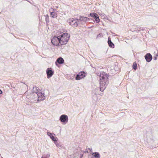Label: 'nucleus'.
<instances>
[{"label":"nucleus","mask_w":158,"mask_h":158,"mask_svg":"<svg viewBox=\"0 0 158 158\" xmlns=\"http://www.w3.org/2000/svg\"><path fill=\"white\" fill-rule=\"evenodd\" d=\"M144 57L146 61L148 62L151 61L152 58V55L150 53H147L145 56Z\"/></svg>","instance_id":"obj_9"},{"label":"nucleus","mask_w":158,"mask_h":158,"mask_svg":"<svg viewBox=\"0 0 158 158\" xmlns=\"http://www.w3.org/2000/svg\"><path fill=\"white\" fill-rule=\"evenodd\" d=\"M80 18L79 19H78V21L80 20L81 21L86 22V21L90 19L89 18L87 17L81 16H80Z\"/></svg>","instance_id":"obj_12"},{"label":"nucleus","mask_w":158,"mask_h":158,"mask_svg":"<svg viewBox=\"0 0 158 158\" xmlns=\"http://www.w3.org/2000/svg\"><path fill=\"white\" fill-rule=\"evenodd\" d=\"M59 120L64 124H65L68 122V116L65 114H62L60 116Z\"/></svg>","instance_id":"obj_6"},{"label":"nucleus","mask_w":158,"mask_h":158,"mask_svg":"<svg viewBox=\"0 0 158 158\" xmlns=\"http://www.w3.org/2000/svg\"><path fill=\"white\" fill-rule=\"evenodd\" d=\"M47 77L48 78H50L53 74L54 72L51 68H48L46 71Z\"/></svg>","instance_id":"obj_7"},{"label":"nucleus","mask_w":158,"mask_h":158,"mask_svg":"<svg viewBox=\"0 0 158 158\" xmlns=\"http://www.w3.org/2000/svg\"><path fill=\"white\" fill-rule=\"evenodd\" d=\"M70 37V35L67 33H61L58 36H54L51 40L52 44L55 46H60L66 44Z\"/></svg>","instance_id":"obj_1"},{"label":"nucleus","mask_w":158,"mask_h":158,"mask_svg":"<svg viewBox=\"0 0 158 158\" xmlns=\"http://www.w3.org/2000/svg\"><path fill=\"white\" fill-rule=\"evenodd\" d=\"M46 17H47L48 18V15H46Z\"/></svg>","instance_id":"obj_30"},{"label":"nucleus","mask_w":158,"mask_h":158,"mask_svg":"<svg viewBox=\"0 0 158 158\" xmlns=\"http://www.w3.org/2000/svg\"><path fill=\"white\" fill-rule=\"evenodd\" d=\"M64 62V61L63 59L61 57H60L58 58L56 60L55 64L56 66H58L59 64H63Z\"/></svg>","instance_id":"obj_10"},{"label":"nucleus","mask_w":158,"mask_h":158,"mask_svg":"<svg viewBox=\"0 0 158 158\" xmlns=\"http://www.w3.org/2000/svg\"><path fill=\"white\" fill-rule=\"evenodd\" d=\"M2 91L0 89V94H2Z\"/></svg>","instance_id":"obj_26"},{"label":"nucleus","mask_w":158,"mask_h":158,"mask_svg":"<svg viewBox=\"0 0 158 158\" xmlns=\"http://www.w3.org/2000/svg\"><path fill=\"white\" fill-rule=\"evenodd\" d=\"M82 156H83V155H82L81 156V158H82Z\"/></svg>","instance_id":"obj_32"},{"label":"nucleus","mask_w":158,"mask_h":158,"mask_svg":"<svg viewBox=\"0 0 158 158\" xmlns=\"http://www.w3.org/2000/svg\"><path fill=\"white\" fill-rule=\"evenodd\" d=\"M90 19L89 20V21H91V20H92V19Z\"/></svg>","instance_id":"obj_31"},{"label":"nucleus","mask_w":158,"mask_h":158,"mask_svg":"<svg viewBox=\"0 0 158 158\" xmlns=\"http://www.w3.org/2000/svg\"><path fill=\"white\" fill-rule=\"evenodd\" d=\"M45 20H46V22L48 20V21H49V18L48 19V18L47 17H46V18H45Z\"/></svg>","instance_id":"obj_24"},{"label":"nucleus","mask_w":158,"mask_h":158,"mask_svg":"<svg viewBox=\"0 0 158 158\" xmlns=\"http://www.w3.org/2000/svg\"><path fill=\"white\" fill-rule=\"evenodd\" d=\"M138 31H140V30H138Z\"/></svg>","instance_id":"obj_33"},{"label":"nucleus","mask_w":158,"mask_h":158,"mask_svg":"<svg viewBox=\"0 0 158 158\" xmlns=\"http://www.w3.org/2000/svg\"><path fill=\"white\" fill-rule=\"evenodd\" d=\"M70 25L74 27H76L78 26L79 23L78 20L77 19H70L69 20Z\"/></svg>","instance_id":"obj_5"},{"label":"nucleus","mask_w":158,"mask_h":158,"mask_svg":"<svg viewBox=\"0 0 158 158\" xmlns=\"http://www.w3.org/2000/svg\"><path fill=\"white\" fill-rule=\"evenodd\" d=\"M138 31L137 29L135 28V30L134 31Z\"/></svg>","instance_id":"obj_27"},{"label":"nucleus","mask_w":158,"mask_h":158,"mask_svg":"<svg viewBox=\"0 0 158 158\" xmlns=\"http://www.w3.org/2000/svg\"><path fill=\"white\" fill-rule=\"evenodd\" d=\"M108 43L109 46L111 48H114V44L112 43L111 41V38L110 37H109L108 39Z\"/></svg>","instance_id":"obj_11"},{"label":"nucleus","mask_w":158,"mask_h":158,"mask_svg":"<svg viewBox=\"0 0 158 158\" xmlns=\"http://www.w3.org/2000/svg\"><path fill=\"white\" fill-rule=\"evenodd\" d=\"M49 11L50 12V14L53 18H55L57 17V15L55 12L56 11V9L51 8L49 9Z\"/></svg>","instance_id":"obj_8"},{"label":"nucleus","mask_w":158,"mask_h":158,"mask_svg":"<svg viewBox=\"0 0 158 158\" xmlns=\"http://www.w3.org/2000/svg\"><path fill=\"white\" fill-rule=\"evenodd\" d=\"M109 75L104 72L100 73L99 75L100 89L101 91L103 92L106 88L108 84Z\"/></svg>","instance_id":"obj_2"},{"label":"nucleus","mask_w":158,"mask_h":158,"mask_svg":"<svg viewBox=\"0 0 158 158\" xmlns=\"http://www.w3.org/2000/svg\"><path fill=\"white\" fill-rule=\"evenodd\" d=\"M133 69L135 70L137 69V64L135 63H134L133 65Z\"/></svg>","instance_id":"obj_19"},{"label":"nucleus","mask_w":158,"mask_h":158,"mask_svg":"<svg viewBox=\"0 0 158 158\" xmlns=\"http://www.w3.org/2000/svg\"><path fill=\"white\" fill-rule=\"evenodd\" d=\"M155 54L156 55V56H158V52H157V53Z\"/></svg>","instance_id":"obj_29"},{"label":"nucleus","mask_w":158,"mask_h":158,"mask_svg":"<svg viewBox=\"0 0 158 158\" xmlns=\"http://www.w3.org/2000/svg\"><path fill=\"white\" fill-rule=\"evenodd\" d=\"M35 93H31L27 95L26 97V98L28 99L29 102L33 103L37 101V100L35 99L36 97L35 96Z\"/></svg>","instance_id":"obj_4"},{"label":"nucleus","mask_w":158,"mask_h":158,"mask_svg":"<svg viewBox=\"0 0 158 158\" xmlns=\"http://www.w3.org/2000/svg\"><path fill=\"white\" fill-rule=\"evenodd\" d=\"M88 149L90 151V152H92V148L90 149V148H88Z\"/></svg>","instance_id":"obj_25"},{"label":"nucleus","mask_w":158,"mask_h":158,"mask_svg":"<svg viewBox=\"0 0 158 158\" xmlns=\"http://www.w3.org/2000/svg\"><path fill=\"white\" fill-rule=\"evenodd\" d=\"M50 156V154L49 153H48L46 155V158H48Z\"/></svg>","instance_id":"obj_22"},{"label":"nucleus","mask_w":158,"mask_h":158,"mask_svg":"<svg viewBox=\"0 0 158 158\" xmlns=\"http://www.w3.org/2000/svg\"><path fill=\"white\" fill-rule=\"evenodd\" d=\"M82 78L81 77V76H80V75L79 74H77L76 77L75 79L76 80H79L81 79Z\"/></svg>","instance_id":"obj_18"},{"label":"nucleus","mask_w":158,"mask_h":158,"mask_svg":"<svg viewBox=\"0 0 158 158\" xmlns=\"http://www.w3.org/2000/svg\"><path fill=\"white\" fill-rule=\"evenodd\" d=\"M53 134L54 135H55V134Z\"/></svg>","instance_id":"obj_34"},{"label":"nucleus","mask_w":158,"mask_h":158,"mask_svg":"<svg viewBox=\"0 0 158 158\" xmlns=\"http://www.w3.org/2000/svg\"><path fill=\"white\" fill-rule=\"evenodd\" d=\"M158 57V56H156V55L155 54V56L153 57V59L155 60H156L157 59Z\"/></svg>","instance_id":"obj_21"},{"label":"nucleus","mask_w":158,"mask_h":158,"mask_svg":"<svg viewBox=\"0 0 158 158\" xmlns=\"http://www.w3.org/2000/svg\"><path fill=\"white\" fill-rule=\"evenodd\" d=\"M39 92H37L35 93L34 95L36 97L35 99L38 101L42 100L45 98L44 94L40 92V90H39Z\"/></svg>","instance_id":"obj_3"},{"label":"nucleus","mask_w":158,"mask_h":158,"mask_svg":"<svg viewBox=\"0 0 158 158\" xmlns=\"http://www.w3.org/2000/svg\"><path fill=\"white\" fill-rule=\"evenodd\" d=\"M79 74L82 78L85 76V73L84 72H81L79 73Z\"/></svg>","instance_id":"obj_17"},{"label":"nucleus","mask_w":158,"mask_h":158,"mask_svg":"<svg viewBox=\"0 0 158 158\" xmlns=\"http://www.w3.org/2000/svg\"><path fill=\"white\" fill-rule=\"evenodd\" d=\"M40 91L37 89V87H34L33 88V92L32 93H36L37 92H39Z\"/></svg>","instance_id":"obj_16"},{"label":"nucleus","mask_w":158,"mask_h":158,"mask_svg":"<svg viewBox=\"0 0 158 158\" xmlns=\"http://www.w3.org/2000/svg\"><path fill=\"white\" fill-rule=\"evenodd\" d=\"M94 19L95 20L96 22L97 23H98L100 21V19H99V17L98 15V16H97L96 17V18H95V19Z\"/></svg>","instance_id":"obj_20"},{"label":"nucleus","mask_w":158,"mask_h":158,"mask_svg":"<svg viewBox=\"0 0 158 158\" xmlns=\"http://www.w3.org/2000/svg\"><path fill=\"white\" fill-rule=\"evenodd\" d=\"M89 15L91 17H93L94 19H95V18L98 16L97 14L95 13H91Z\"/></svg>","instance_id":"obj_15"},{"label":"nucleus","mask_w":158,"mask_h":158,"mask_svg":"<svg viewBox=\"0 0 158 158\" xmlns=\"http://www.w3.org/2000/svg\"><path fill=\"white\" fill-rule=\"evenodd\" d=\"M47 134L50 137L51 139L52 140V141L55 142L57 141V140L55 138V137L52 135V133L49 132H47Z\"/></svg>","instance_id":"obj_13"},{"label":"nucleus","mask_w":158,"mask_h":158,"mask_svg":"<svg viewBox=\"0 0 158 158\" xmlns=\"http://www.w3.org/2000/svg\"><path fill=\"white\" fill-rule=\"evenodd\" d=\"M92 155L95 158H100V155L98 152H93L92 153Z\"/></svg>","instance_id":"obj_14"},{"label":"nucleus","mask_w":158,"mask_h":158,"mask_svg":"<svg viewBox=\"0 0 158 158\" xmlns=\"http://www.w3.org/2000/svg\"><path fill=\"white\" fill-rule=\"evenodd\" d=\"M101 34H99V35H98L97 36V38H98L99 37V36H100V35Z\"/></svg>","instance_id":"obj_28"},{"label":"nucleus","mask_w":158,"mask_h":158,"mask_svg":"<svg viewBox=\"0 0 158 158\" xmlns=\"http://www.w3.org/2000/svg\"><path fill=\"white\" fill-rule=\"evenodd\" d=\"M88 149H86L85 151L84 152L85 153H88V150H87Z\"/></svg>","instance_id":"obj_23"}]
</instances>
